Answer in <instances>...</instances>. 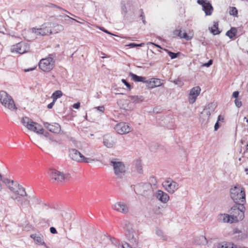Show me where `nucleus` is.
I'll use <instances>...</instances> for the list:
<instances>
[{
	"label": "nucleus",
	"instance_id": "nucleus-58",
	"mask_svg": "<svg viewBox=\"0 0 248 248\" xmlns=\"http://www.w3.org/2000/svg\"><path fill=\"white\" fill-rule=\"evenodd\" d=\"M140 17L141 18H145L144 14L142 9L140 10Z\"/></svg>",
	"mask_w": 248,
	"mask_h": 248
},
{
	"label": "nucleus",
	"instance_id": "nucleus-52",
	"mask_svg": "<svg viewBox=\"0 0 248 248\" xmlns=\"http://www.w3.org/2000/svg\"><path fill=\"white\" fill-rule=\"evenodd\" d=\"M50 232L52 234H57V231L56 228L54 227H51L50 228Z\"/></svg>",
	"mask_w": 248,
	"mask_h": 248
},
{
	"label": "nucleus",
	"instance_id": "nucleus-49",
	"mask_svg": "<svg viewBox=\"0 0 248 248\" xmlns=\"http://www.w3.org/2000/svg\"><path fill=\"white\" fill-rule=\"evenodd\" d=\"M212 63H213V60H210L209 61H208V62H206V63H204V64H203V66H205V67H209L212 64Z\"/></svg>",
	"mask_w": 248,
	"mask_h": 248
},
{
	"label": "nucleus",
	"instance_id": "nucleus-25",
	"mask_svg": "<svg viewBox=\"0 0 248 248\" xmlns=\"http://www.w3.org/2000/svg\"><path fill=\"white\" fill-rule=\"evenodd\" d=\"M231 218H232L231 215L226 214H220L217 217L218 221L223 223L230 222Z\"/></svg>",
	"mask_w": 248,
	"mask_h": 248
},
{
	"label": "nucleus",
	"instance_id": "nucleus-24",
	"mask_svg": "<svg viewBox=\"0 0 248 248\" xmlns=\"http://www.w3.org/2000/svg\"><path fill=\"white\" fill-rule=\"evenodd\" d=\"M147 86L149 88L153 89L154 88L159 87L161 85L160 80L158 78H151L146 82Z\"/></svg>",
	"mask_w": 248,
	"mask_h": 248
},
{
	"label": "nucleus",
	"instance_id": "nucleus-47",
	"mask_svg": "<svg viewBox=\"0 0 248 248\" xmlns=\"http://www.w3.org/2000/svg\"><path fill=\"white\" fill-rule=\"evenodd\" d=\"M122 82L126 86V87L131 90L132 88V86L126 81V79H122Z\"/></svg>",
	"mask_w": 248,
	"mask_h": 248
},
{
	"label": "nucleus",
	"instance_id": "nucleus-13",
	"mask_svg": "<svg viewBox=\"0 0 248 248\" xmlns=\"http://www.w3.org/2000/svg\"><path fill=\"white\" fill-rule=\"evenodd\" d=\"M50 176L52 180L57 181L58 182H62L67 179V175L63 172L54 169H51L49 171Z\"/></svg>",
	"mask_w": 248,
	"mask_h": 248
},
{
	"label": "nucleus",
	"instance_id": "nucleus-9",
	"mask_svg": "<svg viewBox=\"0 0 248 248\" xmlns=\"http://www.w3.org/2000/svg\"><path fill=\"white\" fill-rule=\"evenodd\" d=\"M54 61L51 57L42 59L39 63V68L43 71H49L54 67Z\"/></svg>",
	"mask_w": 248,
	"mask_h": 248
},
{
	"label": "nucleus",
	"instance_id": "nucleus-23",
	"mask_svg": "<svg viewBox=\"0 0 248 248\" xmlns=\"http://www.w3.org/2000/svg\"><path fill=\"white\" fill-rule=\"evenodd\" d=\"M31 237L33 239L36 244L44 246L46 248L47 247L44 241L43 236L42 235L36 233L32 234L31 235Z\"/></svg>",
	"mask_w": 248,
	"mask_h": 248
},
{
	"label": "nucleus",
	"instance_id": "nucleus-29",
	"mask_svg": "<svg viewBox=\"0 0 248 248\" xmlns=\"http://www.w3.org/2000/svg\"><path fill=\"white\" fill-rule=\"evenodd\" d=\"M52 24V28H53L52 30V33H57L63 30L64 28L63 26L54 23Z\"/></svg>",
	"mask_w": 248,
	"mask_h": 248
},
{
	"label": "nucleus",
	"instance_id": "nucleus-42",
	"mask_svg": "<svg viewBox=\"0 0 248 248\" xmlns=\"http://www.w3.org/2000/svg\"><path fill=\"white\" fill-rule=\"evenodd\" d=\"M173 35L174 37L178 36L180 38L182 35V31L181 30H175L173 31Z\"/></svg>",
	"mask_w": 248,
	"mask_h": 248
},
{
	"label": "nucleus",
	"instance_id": "nucleus-28",
	"mask_svg": "<svg viewBox=\"0 0 248 248\" xmlns=\"http://www.w3.org/2000/svg\"><path fill=\"white\" fill-rule=\"evenodd\" d=\"M1 181L4 183L8 187L10 190H11V189L14 187L13 186H10V184L16 185V183L14 182V181H11L10 179L7 178L2 177V176L1 179H0V182Z\"/></svg>",
	"mask_w": 248,
	"mask_h": 248
},
{
	"label": "nucleus",
	"instance_id": "nucleus-16",
	"mask_svg": "<svg viewBox=\"0 0 248 248\" xmlns=\"http://www.w3.org/2000/svg\"><path fill=\"white\" fill-rule=\"evenodd\" d=\"M112 208L122 214H126L128 212L129 209L127 205L123 202H118L112 205Z\"/></svg>",
	"mask_w": 248,
	"mask_h": 248
},
{
	"label": "nucleus",
	"instance_id": "nucleus-61",
	"mask_svg": "<svg viewBox=\"0 0 248 248\" xmlns=\"http://www.w3.org/2000/svg\"><path fill=\"white\" fill-rule=\"evenodd\" d=\"M101 30L107 33L112 35V34H111L109 31H108V30H106L104 28L101 29Z\"/></svg>",
	"mask_w": 248,
	"mask_h": 248
},
{
	"label": "nucleus",
	"instance_id": "nucleus-31",
	"mask_svg": "<svg viewBox=\"0 0 248 248\" xmlns=\"http://www.w3.org/2000/svg\"><path fill=\"white\" fill-rule=\"evenodd\" d=\"M197 245H205L207 243V240L204 236L201 235L195 241Z\"/></svg>",
	"mask_w": 248,
	"mask_h": 248
},
{
	"label": "nucleus",
	"instance_id": "nucleus-41",
	"mask_svg": "<svg viewBox=\"0 0 248 248\" xmlns=\"http://www.w3.org/2000/svg\"><path fill=\"white\" fill-rule=\"evenodd\" d=\"M205 108H208V110L212 112L215 110L216 104L214 103H209Z\"/></svg>",
	"mask_w": 248,
	"mask_h": 248
},
{
	"label": "nucleus",
	"instance_id": "nucleus-33",
	"mask_svg": "<svg viewBox=\"0 0 248 248\" xmlns=\"http://www.w3.org/2000/svg\"><path fill=\"white\" fill-rule=\"evenodd\" d=\"M234 233L235 234H238V235H236L235 237H237V239L239 240L244 239L247 237V235L245 233H243L242 232L237 229L234 231Z\"/></svg>",
	"mask_w": 248,
	"mask_h": 248
},
{
	"label": "nucleus",
	"instance_id": "nucleus-32",
	"mask_svg": "<svg viewBox=\"0 0 248 248\" xmlns=\"http://www.w3.org/2000/svg\"><path fill=\"white\" fill-rule=\"evenodd\" d=\"M237 32V30L235 28L232 27L231 29L227 31L226 35L228 36L230 39L234 37Z\"/></svg>",
	"mask_w": 248,
	"mask_h": 248
},
{
	"label": "nucleus",
	"instance_id": "nucleus-27",
	"mask_svg": "<svg viewBox=\"0 0 248 248\" xmlns=\"http://www.w3.org/2000/svg\"><path fill=\"white\" fill-rule=\"evenodd\" d=\"M128 97L132 100V102L135 104L141 103L144 100V97L142 95H130Z\"/></svg>",
	"mask_w": 248,
	"mask_h": 248
},
{
	"label": "nucleus",
	"instance_id": "nucleus-2",
	"mask_svg": "<svg viewBox=\"0 0 248 248\" xmlns=\"http://www.w3.org/2000/svg\"><path fill=\"white\" fill-rule=\"evenodd\" d=\"M124 229L125 236L127 240L133 245H137L139 236L138 232L133 229V225L129 222L126 221L124 224Z\"/></svg>",
	"mask_w": 248,
	"mask_h": 248
},
{
	"label": "nucleus",
	"instance_id": "nucleus-50",
	"mask_svg": "<svg viewBox=\"0 0 248 248\" xmlns=\"http://www.w3.org/2000/svg\"><path fill=\"white\" fill-rule=\"evenodd\" d=\"M153 211H154V213L155 214H157V215H159L161 213L160 208L159 207H157L154 208Z\"/></svg>",
	"mask_w": 248,
	"mask_h": 248
},
{
	"label": "nucleus",
	"instance_id": "nucleus-15",
	"mask_svg": "<svg viewBox=\"0 0 248 248\" xmlns=\"http://www.w3.org/2000/svg\"><path fill=\"white\" fill-rule=\"evenodd\" d=\"M115 130L117 133L123 135L128 133L131 130V127L126 123H120L115 126Z\"/></svg>",
	"mask_w": 248,
	"mask_h": 248
},
{
	"label": "nucleus",
	"instance_id": "nucleus-18",
	"mask_svg": "<svg viewBox=\"0 0 248 248\" xmlns=\"http://www.w3.org/2000/svg\"><path fill=\"white\" fill-rule=\"evenodd\" d=\"M116 142V139L109 134L105 135L103 137L104 145L108 148H112Z\"/></svg>",
	"mask_w": 248,
	"mask_h": 248
},
{
	"label": "nucleus",
	"instance_id": "nucleus-21",
	"mask_svg": "<svg viewBox=\"0 0 248 248\" xmlns=\"http://www.w3.org/2000/svg\"><path fill=\"white\" fill-rule=\"evenodd\" d=\"M133 0H124L121 2L122 14L125 16L128 10H131Z\"/></svg>",
	"mask_w": 248,
	"mask_h": 248
},
{
	"label": "nucleus",
	"instance_id": "nucleus-44",
	"mask_svg": "<svg viewBox=\"0 0 248 248\" xmlns=\"http://www.w3.org/2000/svg\"><path fill=\"white\" fill-rule=\"evenodd\" d=\"M144 45V43H140V44H136V43H130L129 45H128V46H129L130 47L133 48L137 46H143Z\"/></svg>",
	"mask_w": 248,
	"mask_h": 248
},
{
	"label": "nucleus",
	"instance_id": "nucleus-39",
	"mask_svg": "<svg viewBox=\"0 0 248 248\" xmlns=\"http://www.w3.org/2000/svg\"><path fill=\"white\" fill-rule=\"evenodd\" d=\"M21 206L23 207L26 206H29L30 205V201L27 198H24L20 202Z\"/></svg>",
	"mask_w": 248,
	"mask_h": 248
},
{
	"label": "nucleus",
	"instance_id": "nucleus-54",
	"mask_svg": "<svg viewBox=\"0 0 248 248\" xmlns=\"http://www.w3.org/2000/svg\"><path fill=\"white\" fill-rule=\"evenodd\" d=\"M239 93L238 91H235L232 93V97L235 98V99H237L238 97Z\"/></svg>",
	"mask_w": 248,
	"mask_h": 248
},
{
	"label": "nucleus",
	"instance_id": "nucleus-38",
	"mask_svg": "<svg viewBox=\"0 0 248 248\" xmlns=\"http://www.w3.org/2000/svg\"><path fill=\"white\" fill-rule=\"evenodd\" d=\"M181 37H181V38H184L187 41H189L193 38V33H192L191 35H190V34L189 35H188L187 33L184 32L183 33V34H182Z\"/></svg>",
	"mask_w": 248,
	"mask_h": 248
},
{
	"label": "nucleus",
	"instance_id": "nucleus-30",
	"mask_svg": "<svg viewBox=\"0 0 248 248\" xmlns=\"http://www.w3.org/2000/svg\"><path fill=\"white\" fill-rule=\"evenodd\" d=\"M213 23H214L213 27L211 28H209V29H211V32L214 35L219 34L220 33V31L218 30V22H216V21H214Z\"/></svg>",
	"mask_w": 248,
	"mask_h": 248
},
{
	"label": "nucleus",
	"instance_id": "nucleus-34",
	"mask_svg": "<svg viewBox=\"0 0 248 248\" xmlns=\"http://www.w3.org/2000/svg\"><path fill=\"white\" fill-rule=\"evenodd\" d=\"M164 50L165 51L170 57L171 59H174L178 57V56L180 54V52L174 53L172 52L167 49H164Z\"/></svg>",
	"mask_w": 248,
	"mask_h": 248
},
{
	"label": "nucleus",
	"instance_id": "nucleus-46",
	"mask_svg": "<svg viewBox=\"0 0 248 248\" xmlns=\"http://www.w3.org/2000/svg\"><path fill=\"white\" fill-rule=\"evenodd\" d=\"M94 161V159H92V158H91L85 157L83 155V160H82V162H81L90 163V162H93Z\"/></svg>",
	"mask_w": 248,
	"mask_h": 248
},
{
	"label": "nucleus",
	"instance_id": "nucleus-7",
	"mask_svg": "<svg viewBox=\"0 0 248 248\" xmlns=\"http://www.w3.org/2000/svg\"><path fill=\"white\" fill-rule=\"evenodd\" d=\"M52 23L46 22L43 24L40 28H33L32 32L37 35H48L52 34Z\"/></svg>",
	"mask_w": 248,
	"mask_h": 248
},
{
	"label": "nucleus",
	"instance_id": "nucleus-45",
	"mask_svg": "<svg viewBox=\"0 0 248 248\" xmlns=\"http://www.w3.org/2000/svg\"><path fill=\"white\" fill-rule=\"evenodd\" d=\"M173 82L175 84L178 85L179 87H181L183 85L184 83L182 80L179 79V78L174 79L173 81Z\"/></svg>",
	"mask_w": 248,
	"mask_h": 248
},
{
	"label": "nucleus",
	"instance_id": "nucleus-26",
	"mask_svg": "<svg viewBox=\"0 0 248 248\" xmlns=\"http://www.w3.org/2000/svg\"><path fill=\"white\" fill-rule=\"evenodd\" d=\"M129 76L135 82H141L143 83L147 82L145 77L138 76L131 72L129 73Z\"/></svg>",
	"mask_w": 248,
	"mask_h": 248
},
{
	"label": "nucleus",
	"instance_id": "nucleus-63",
	"mask_svg": "<svg viewBox=\"0 0 248 248\" xmlns=\"http://www.w3.org/2000/svg\"><path fill=\"white\" fill-rule=\"evenodd\" d=\"M151 44H152V45L155 46L156 47H158V48H162L161 46L159 45H157V44H156L155 43H150Z\"/></svg>",
	"mask_w": 248,
	"mask_h": 248
},
{
	"label": "nucleus",
	"instance_id": "nucleus-20",
	"mask_svg": "<svg viewBox=\"0 0 248 248\" xmlns=\"http://www.w3.org/2000/svg\"><path fill=\"white\" fill-rule=\"evenodd\" d=\"M201 92V88L199 86H196L192 88L189 93V101L191 104L194 103L197 96Z\"/></svg>",
	"mask_w": 248,
	"mask_h": 248
},
{
	"label": "nucleus",
	"instance_id": "nucleus-56",
	"mask_svg": "<svg viewBox=\"0 0 248 248\" xmlns=\"http://www.w3.org/2000/svg\"><path fill=\"white\" fill-rule=\"evenodd\" d=\"M73 108L76 109H78L80 107V103L78 102L76 103H75L73 106Z\"/></svg>",
	"mask_w": 248,
	"mask_h": 248
},
{
	"label": "nucleus",
	"instance_id": "nucleus-5",
	"mask_svg": "<svg viewBox=\"0 0 248 248\" xmlns=\"http://www.w3.org/2000/svg\"><path fill=\"white\" fill-rule=\"evenodd\" d=\"M21 122L22 124L26 127L29 130L32 131L39 134H43L44 129L40 124L34 122L29 117H25L22 119Z\"/></svg>",
	"mask_w": 248,
	"mask_h": 248
},
{
	"label": "nucleus",
	"instance_id": "nucleus-35",
	"mask_svg": "<svg viewBox=\"0 0 248 248\" xmlns=\"http://www.w3.org/2000/svg\"><path fill=\"white\" fill-rule=\"evenodd\" d=\"M62 95V93L61 91L57 90L54 92L52 95V97L54 101H56L57 99L60 98Z\"/></svg>",
	"mask_w": 248,
	"mask_h": 248
},
{
	"label": "nucleus",
	"instance_id": "nucleus-53",
	"mask_svg": "<svg viewBox=\"0 0 248 248\" xmlns=\"http://www.w3.org/2000/svg\"><path fill=\"white\" fill-rule=\"evenodd\" d=\"M56 101H54L53 100L52 101V102H51L50 103H49V104H48L47 106V108H48V109H51L53 108V106L54 105V104L55 103Z\"/></svg>",
	"mask_w": 248,
	"mask_h": 248
},
{
	"label": "nucleus",
	"instance_id": "nucleus-12",
	"mask_svg": "<svg viewBox=\"0 0 248 248\" xmlns=\"http://www.w3.org/2000/svg\"><path fill=\"white\" fill-rule=\"evenodd\" d=\"M163 186L170 193L173 194L179 188V184L171 179L169 178L163 184Z\"/></svg>",
	"mask_w": 248,
	"mask_h": 248
},
{
	"label": "nucleus",
	"instance_id": "nucleus-22",
	"mask_svg": "<svg viewBox=\"0 0 248 248\" xmlns=\"http://www.w3.org/2000/svg\"><path fill=\"white\" fill-rule=\"evenodd\" d=\"M155 196L159 201L164 203H167L170 198L167 193L161 190H158L156 192Z\"/></svg>",
	"mask_w": 248,
	"mask_h": 248
},
{
	"label": "nucleus",
	"instance_id": "nucleus-3",
	"mask_svg": "<svg viewBox=\"0 0 248 248\" xmlns=\"http://www.w3.org/2000/svg\"><path fill=\"white\" fill-rule=\"evenodd\" d=\"M245 207L244 206V203H238L237 204L233 206L231 209V215L232 220L238 221L242 220L244 217V211Z\"/></svg>",
	"mask_w": 248,
	"mask_h": 248
},
{
	"label": "nucleus",
	"instance_id": "nucleus-36",
	"mask_svg": "<svg viewBox=\"0 0 248 248\" xmlns=\"http://www.w3.org/2000/svg\"><path fill=\"white\" fill-rule=\"evenodd\" d=\"M218 248H236L234 245L231 243H223L219 244Z\"/></svg>",
	"mask_w": 248,
	"mask_h": 248
},
{
	"label": "nucleus",
	"instance_id": "nucleus-57",
	"mask_svg": "<svg viewBox=\"0 0 248 248\" xmlns=\"http://www.w3.org/2000/svg\"><path fill=\"white\" fill-rule=\"evenodd\" d=\"M224 121V117L223 116H222L221 115H219L218 116V118H217V121L218 122L219 121H221V122H223Z\"/></svg>",
	"mask_w": 248,
	"mask_h": 248
},
{
	"label": "nucleus",
	"instance_id": "nucleus-40",
	"mask_svg": "<svg viewBox=\"0 0 248 248\" xmlns=\"http://www.w3.org/2000/svg\"><path fill=\"white\" fill-rule=\"evenodd\" d=\"M229 13L231 15L233 16H237L238 14V11L237 9L234 7H230V10Z\"/></svg>",
	"mask_w": 248,
	"mask_h": 248
},
{
	"label": "nucleus",
	"instance_id": "nucleus-4",
	"mask_svg": "<svg viewBox=\"0 0 248 248\" xmlns=\"http://www.w3.org/2000/svg\"><path fill=\"white\" fill-rule=\"evenodd\" d=\"M135 187L134 190L137 194L148 197L153 194L152 186L150 183H141Z\"/></svg>",
	"mask_w": 248,
	"mask_h": 248
},
{
	"label": "nucleus",
	"instance_id": "nucleus-8",
	"mask_svg": "<svg viewBox=\"0 0 248 248\" xmlns=\"http://www.w3.org/2000/svg\"><path fill=\"white\" fill-rule=\"evenodd\" d=\"M110 163L113 166L115 175L118 178H121L125 172L124 164L121 161L111 160Z\"/></svg>",
	"mask_w": 248,
	"mask_h": 248
},
{
	"label": "nucleus",
	"instance_id": "nucleus-1",
	"mask_svg": "<svg viewBox=\"0 0 248 248\" xmlns=\"http://www.w3.org/2000/svg\"><path fill=\"white\" fill-rule=\"evenodd\" d=\"M230 192L231 198L236 203L239 202L244 203L246 202L245 189L241 186H234L230 189Z\"/></svg>",
	"mask_w": 248,
	"mask_h": 248
},
{
	"label": "nucleus",
	"instance_id": "nucleus-11",
	"mask_svg": "<svg viewBox=\"0 0 248 248\" xmlns=\"http://www.w3.org/2000/svg\"><path fill=\"white\" fill-rule=\"evenodd\" d=\"M29 47L26 43L21 42L13 45L11 49L12 52H16L19 54H23L28 51Z\"/></svg>",
	"mask_w": 248,
	"mask_h": 248
},
{
	"label": "nucleus",
	"instance_id": "nucleus-59",
	"mask_svg": "<svg viewBox=\"0 0 248 248\" xmlns=\"http://www.w3.org/2000/svg\"><path fill=\"white\" fill-rule=\"evenodd\" d=\"M14 182H15V183H16V185H14V184H10V186H13L14 187H16V188H17V187L18 186H19V184H18V183H17L16 182V181H14Z\"/></svg>",
	"mask_w": 248,
	"mask_h": 248
},
{
	"label": "nucleus",
	"instance_id": "nucleus-43",
	"mask_svg": "<svg viewBox=\"0 0 248 248\" xmlns=\"http://www.w3.org/2000/svg\"><path fill=\"white\" fill-rule=\"evenodd\" d=\"M211 112L208 110V108H204L203 111L201 113L202 115H205L207 117H209L211 115Z\"/></svg>",
	"mask_w": 248,
	"mask_h": 248
},
{
	"label": "nucleus",
	"instance_id": "nucleus-37",
	"mask_svg": "<svg viewBox=\"0 0 248 248\" xmlns=\"http://www.w3.org/2000/svg\"><path fill=\"white\" fill-rule=\"evenodd\" d=\"M155 233L158 236L160 237L163 240H167V236L164 234V233L162 230L157 229L156 230Z\"/></svg>",
	"mask_w": 248,
	"mask_h": 248
},
{
	"label": "nucleus",
	"instance_id": "nucleus-48",
	"mask_svg": "<svg viewBox=\"0 0 248 248\" xmlns=\"http://www.w3.org/2000/svg\"><path fill=\"white\" fill-rule=\"evenodd\" d=\"M234 103L236 106L238 108H240L242 106L241 101L238 99H235Z\"/></svg>",
	"mask_w": 248,
	"mask_h": 248
},
{
	"label": "nucleus",
	"instance_id": "nucleus-14",
	"mask_svg": "<svg viewBox=\"0 0 248 248\" xmlns=\"http://www.w3.org/2000/svg\"><path fill=\"white\" fill-rule=\"evenodd\" d=\"M197 3L202 6V10L206 16H211L213 11V7L208 0H197Z\"/></svg>",
	"mask_w": 248,
	"mask_h": 248
},
{
	"label": "nucleus",
	"instance_id": "nucleus-60",
	"mask_svg": "<svg viewBox=\"0 0 248 248\" xmlns=\"http://www.w3.org/2000/svg\"><path fill=\"white\" fill-rule=\"evenodd\" d=\"M129 245L127 243H125L124 245L122 246L123 248H129Z\"/></svg>",
	"mask_w": 248,
	"mask_h": 248
},
{
	"label": "nucleus",
	"instance_id": "nucleus-10",
	"mask_svg": "<svg viewBox=\"0 0 248 248\" xmlns=\"http://www.w3.org/2000/svg\"><path fill=\"white\" fill-rule=\"evenodd\" d=\"M15 195L11 197V198L14 200H16L17 202H20V197L27 196V194L25 191V188L20 185L16 187H13L11 189Z\"/></svg>",
	"mask_w": 248,
	"mask_h": 248
},
{
	"label": "nucleus",
	"instance_id": "nucleus-62",
	"mask_svg": "<svg viewBox=\"0 0 248 248\" xmlns=\"http://www.w3.org/2000/svg\"><path fill=\"white\" fill-rule=\"evenodd\" d=\"M109 239L111 241L112 243L113 244H114V245H116V244H117V242H116V239H115V238H113V239L112 240V239H111V238L109 237Z\"/></svg>",
	"mask_w": 248,
	"mask_h": 248
},
{
	"label": "nucleus",
	"instance_id": "nucleus-64",
	"mask_svg": "<svg viewBox=\"0 0 248 248\" xmlns=\"http://www.w3.org/2000/svg\"><path fill=\"white\" fill-rule=\"evenodd\" d=\"M35 202H36L38 203L40 202V200L36 198L35 197L33 198Z\"/></svg>",
	"mask_w": 248,
	"mask_h": 248
},
{
	"label": "nucleus",
	"instance_id": "nucleus-6",
	"mask_svg": "<svg viewBox=\"0 0 248 248\" xmlns=\"http://www.w3.org/2000/svg\"><path fill=\"white\" fill-rule=\"evenodd\" d=\"M0 102L3 106L10 110L17 109L14 100L5 91H0Z\"/></svg>",
	"mask_w": 248,
	"mask_h": 248
},
{
	"label": "nucleus",
	"instance_id": "nucleus-17",
	"mask_svg": "<svg viewBox=\"0 0 248 248\" xmlns=\"http://www.w3.org/2000/svg\"><path fill=\"white\" fill-rule=\"evenodd\" d=\"M69 156L73 160L81 162L83 155L76 149H70L69 150Z\"/></svg>",
	"mask_w": 248,
	"mask_h": 248
},
{
	"label": "nucleus",
	"instance_id": "nucleus-51",
	"mask_svg": "<svg viewBox=\"0 0 248 248\" xmlns=\"http://www.w3.org/2000/svg\"><path fill=\"white\" fill-rule=\"evenodd\" d=\"M94 108L97 109L100 112H101L102 113L104 112V111L105 110V107L103 106L97 107H95Z\"/></svg>",
	"mask_w": 248,
	"mask_h": 248
},
{
	"label": "nucleus",
	"instance_id": "nucleus-55",
	"mask_svg": "<svg viewBox=\"0 0 248 248\" xmlns=\"http://www.w3.org/2000/svg\"><path fill=\"white\" fill-rule=\"evenodd\" d=\"M220 127V124H219V122L217 121L214 126V130L215 131H217Z\"/></svg>",
	"mask_w": 248,
	"mask_h": 248
},
{
	"label": "nucleus",
	"instance_id": "nucleus-19",
	"mask_svg": "<svg viewBox=\"0 0 248 248\" xmlns=\"http://www.w3.org/2000/svg\"><path fill=\"white\" fill-rule=\"evenodd\" d=\"M44 125L50 132L54 133H58L61 131V126L58 123L49 124L47 122H44Z\"/></svg>",
	"mask_w": 248,
	"mask_h": 248
}]
</instances>
